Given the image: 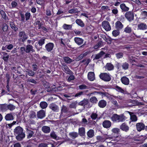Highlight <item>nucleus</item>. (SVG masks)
Here are the masks:
<instances>
[{
    "label": "nucleus",
    "mask_w": 147,
    "mask_h": 147,
    "mask_svg": "<svg viewBox=\"0 0 147 147\" xmlns=\"http://www.w3.org/2000/svg\"><path fill=\"white\" fill-rule=\"evenodd\" d=\"M14 134L16 136V138L18 141H21L25 136V135L23 132V129L21 127H16L14 130Z\"/></svg>",
    "instance_id": "nucleus-1"
},
{
    "label": "nucleus",
    "mask_w": 147,
    "mask_h": 147,
    "mask_svg": "<svg viewBox=\"0 0 147 147\" xmlns=\"http://www.w3.org/2000/svg\"><path fill=\"white\" fill-rule=\"evenodd\" d=\"M111 119L113 121L118 122H123L125 120L123 115H119L117 114H113L111 117Z\"/></svg>",
    "instance_id": "nucleus-2"
},
{
    "label": "nucleus",
    "mask_w": 147,
    "mask_h": 147,
    "mask_svg": "<svg viewBox=\"0 0 147 147\" xmlns=\"http://www.w3.org/2000/svg\"><path fill=\"white\" fill-rule=\"evenodd\" d=\"M99 76L102 80L106 82L109 81L111 79V77L109 74L107 73H101Z\"/></svg>",
    "instance_id": "nucleus-3"
},
{
    "label": "nucleus",
    "mask_w": 147,
    "mask_h": 147,
    "mask_svg": "<svg viewBox=\"0 0 147 147\" xmlns=\"http://www.w3.org/2000/svg\"><path fill=\"white\" fill-rule=\"evenodd\" d=\"M18 36L20 40H21L23 42L26 40L28 38L27 35L24 31L19 32Z\"/></svg>",
    "instance_id": "nucleus-4"
},
{
    "label": "nucleus",
    "mask_w": 147,
    "mask_h": 147,
    "mask_svg": "<svg viewBox=\"0 0 147 147\" xmlns=\"http://www.w3.org/2000/svg\"><path fill=\"white\" fill-rule=\"evenodd\" d=\"M136 126L137 130L139 132L144 130L145 128V125L142 122H139L136 123Z\"/></svg>",
    "instance_id": "nucleus-5"
},
{
    "label": "nucleus",
    "mask_w": 147,
    "mask_h": 147,
    "mask_svg": "<svg viewBox=\"0 0 147 147\" xmlns=\"http://www.w3.org/2000/svg\"><path fill=\"white\" fill-rule=\"evenodd\" d=\"M102 26L103 28L107 31L111 30V27L109 22L107 21H104L102 22Z\"/></svg>",
    "instance_id": "nucleus-6"
},
{
    "label": "nucleus",
    "mask_w": 147,
    "mask_h": 147,
    "mask_svg": "<svg viewBox=\"0 0 147 147\" xmlns=\"http://www.w3.org/2000/svg\"><path fill=\"white\" fill-rule=\"evenodd\" d=\"M125 17L129 21L134 20V15L133 13L131 11L126 12L125 14Z\"/></svg>",
    "instance_id": "nucleus-7"
},
{
    "label": "nucleus",
    "mask_w": 147,
    "mask_h": 147,
    "mask_svg": "<svg viewBox=\"0 0 147 147\" xmlns=\"http://www.w3.org/2000/svg\"><path fill=\"white\" fill-rule=\"evenodd\" d=\"M62 69L63 71L67 74L71 75L73 74L72 72L66 65H63L62 66Z\"/></svg>",
    "instance_id": "nucleus-8"
},
{
    "label": "nucleus",
    "mask_w": 147,
    "mask_h": 147,
    "mask_svg": "<svg viewBox=\"0 0 147 147\" xmlns=\"http://www.w3.org/2000/svg\"><path fill=\"white\" fill-rule=\"evenodd\" d=\"M26 52L27 53H32L35 52L34 47L31 45H28L26 47Z\"/></svg>",
    "instance_id": "nucleus-9"
},
{
    "label": "nucleus",
    "mask_w": 147,
    "mask_h": 147,
    "mask_svg": "<svg viewBox=\"0 0 147 147\" xmlns=\"http://www.w3.org/2000/svg\"><path fill=\"white\" fill-rule=\"evenodd\" d=\"M54 47V44L53 43L49 42L46 44L45 47L47 51L49 52L52 50Z\"/></svg>",
    "instance_id": "nucleus-10"
},
{
    "label": "nucleus",
    "mask_w": 147,
    "mask_h": 147,
    "mask_svg": "<svg viewBox=\"0 0 147 147\" xmlns=\"http://www.w3.org/2000/svg\"><path fill=\"white\" fill-rule=\"evenodd\" d=\"M85 131L84 127H82L78 129V136L82 137H84L85 136Z\"/></svg>",
    "instance_id": "nucleus-11"
},
{
    "label": "nucleus",
    "mask_w": 147,
    "mask_h": 147,
    "mask_svg": "<svg viewBox=\"0 0 147 147\" xmlns=\"http://www.w3.org/2000/svg\"><path fill=\"white\" fill-rule=\"evenodd\" d=\"M41 130L45 134L49 133L51 131L50 127L48 126L44 125L42 127Z\"/></svg>",
    "instance_id": "nucleus-12"
},
{
    "label": "nucleus",
    "mask_w": 147,
    "mask_h": 147,
    "mask_svg": "<svg viewBox=\"0 0 147 147\" xmlns=\"http://www.w3.org/2000/svg\"><path fill=\"white\" fill-rule=\"evenodd\" d=\"M37 117L42 119L45 116V113L43 110H41L37 113Z\"/></svg>",
    "instance_id": "nucleus-13"
},
{
    "label": "nucleus",
    "mask_w": 147,
    "mask_h": 147,
    "mask_svg": "<svg viewBox=\"0 0 147 147\" xmlns=\"http://www.w3.org/2000/svg\"><path fill=\"white\" fill-rule=\"evenodd\" d=\"M49 108L53 111L57 112L59 110V108L54 103L51 104L49 105Z\"/></svg>",
    "instance_id": "nucleus-14"
},
{
    "label": "nucleus",
    "mask_w": 147,
    "mask_h": 147,
    "mask_svg": "<svg viewBox=\"0 0 147 147\" xmlns=\"http://www.w3.org/2000/svg\"><path fill=\"white\" fill-rule=\"evenodd\" d=\"M69 136L71 139H75L78 137V134L77 132L74 131L69 133Z\"/></svg>",
    "instance_id": "nucleus-15"
},
{
    "label": "nucleus",
    "mask_w": 147,
    "mask_h": 147,
    "mask_svg": "<svg viewBox=\"0 0 147 147\" xmlns=\"http://www.w3.org/2000/svg\"><path fill=\"white\" fill-rule=\"evenodd\" d=\"M88 79L90 81H93L95 79V76L93 72H90L88 73Z\"/></svg>",
    "instance_id": "nucleus-16"
},
{
    "label": "nucleus",
    "mask_w": 147,
    "mask_h": 147,
    "mask_svg": "<svg viewBox=\"0 0 147 147\" xmlns=\"http://www.w3.org/2000/svg\"><path fill=\"white\" fill-rule=\"evenodd\" d=\"M5 119L7 121H12L14 119V117L12 113H8L5 115Z\"/></svg>",
    "instance_id": "nucleus-17"
},
{
    "label": "nucleus",
    "mask_w": 147,
    "mask_h": 147,
    "mask_svg": "<svg viewBox=\"0 0 147 147\" xmlns=\"http://www.w3.org/2000/svg\"><path fill=\"white\" fill-rule=\"evenodd\" d=\"M138 29L144 30L147 29V25L144 23H141L138 26Z\"/></svg>",
    "instance_id": "nucleus-18"
},
{
    "label": "nucleus",
    "mask_w": 147,
    "mask_h": 147,
    "mask_svg": "<svg viewBox=\"0 0 147 147\" xmlns=\"http://www.w3.org/2000/svg\"><path fill=\"white\" fill-rule=\"evenodd\" d=\"M102 125L105 128H109L111 125V123L110 121L105 120L102 123Z\"/></svg>",
    "instance_id": "nucleus-19"
},
{
    "label": "nucleus",
    "mask_w": 147,
    "mask_h": 147,
    "mask_svg": "<svg viewBox=\"0 0 147 147\" xmlns=\"http://www.w3.org/2000/svg\"><path fill=\"white\" fill-rule=\"evenodd\" d=\"M74 40L76 43L79 45L82 44L84 42V40L82 38L79 37H75Z\"/></svg>",
    "instance_id": "nucleus-20"
},
{
    "label": "nucleus",
    "mask_w": 147,
    "mask_h": 147,
    "mask_svg": "<svg viewBox=\"0 0 147 147\" xmlns=\"http://www.w3.org/2000/svg\"><path fill=\"white\" fill-rule=\"evenodd\" d=\"M68 113V110L67 108L65 106L63 105L61 109V114H63V113H65L64 115L69 117V115H67V114Z\"/></svg>",
    "instance_id": "nucleus-21"
},
{
    "label": "nucleus",
    "mask_w": 147,
    "mask_h": 147,
    "mask_svg": "<svg viewBox=\"0 0 147 147\" xmlns=\"http://www.w3.org/2000/svg\"><path fill=\"white\" fill-rule=\"evenodd\" d=\"M27 134V137L28 139H30L31 138L34 134L33 131L28 128H26Z\"/></svg>",
    "instance_id": "nucleus-22"
},
{
    "label": "nucleus",
    "mask_w": 147,
    "mask_h": 147,
    "mask_svg": "<svg viewBox=\"0 0 147 147\" xmlns=\"http://www.w3.org/2000/svg\"><path fill=\"white\" fill-rule=\"evenodd\" d=\"M105 54V53L103 51H101L99 53L96 54L94 56V60H97L99 59L103 55Z\"/></svg>",
    "instance_id": "nucleus-23"
},
{
    "label": "nucleus",
    "mask_w": 147,
    "mask_h": 147,
    "mask_svg": "<svg viewBox=\"0 0 147 147\" xmlns=\"http://www.w3.org/2000/svg\"><path fill=\"white\" fill-rule=\"evenodd\" d=\"M120 128L122 130L125 132H127L129 129L128 126L125 123H122L120 126Z\"/></svg>",
    "instance_id": "nucleus-24"
},
{
    "label": "nucleus",
    "mask_w": 147,
    "mask_h": 147,
    "mask_svg": "<svg viewBox=\"0 0 147 147\" xmlns=\"http://www.w3.org/2000/svg\"><path fill=\"white\" fill-rule=\"evenodd\" d=\"M96 139L99 142H104L107 139L106 136H98L96 137Z\"/></svg>",
    "instance_id": "nucleus-25"
},
{
    "label": "nucleus",
    "mask_w": 147,
    "mask_h": 147,
    "mask_svg": "<svg viewBox=\"0 0 147 147\" xmlns=\"http://www.w3.org/2000/svg\"><path fill=\"white\" fill-rule=\"evenodd\" d=\"M116 28L119 30L121 29L123 27V25L119 21H117L115 24Z\"/></svg>",
    "instance_id": "nucleus-26"
},
{
    "label": "nucleus",
    "mask_w": 147,
    "mask_h": 147,
    "mask_svg": "<svg viewBox=\"0 0 147 147\" xmlns=\"http://www.w3.org/2000/svg\"><path fill=\"white\" fill-rule=\"evenodd\" d=\"M122 82L124 84L127 85L129 84V80L128 78L126 77H123L121 78Z\"/></svg>",
    "instance_id": "nucleus-27"
},
{
    "label": "nucleus",
    "mask_w": 147,
    "mask_h": 147,
    "mask_svg": "<svg viewBox=\"0 0 147 147\" xmlns=\"http://www.w3.org/2000/svg\"><path fill=\"white\" fill-rule=\"evenodd\" d=\"M94 131L92 129H90L87 132V135L89 138H91L94 136Z\"/></svg>",
    "instance_id": "nucleus-28"
},
{
    "label": "nucleus",
    "mask_w": 147,
    "mask_h": 147,
    "mask_svg": "<svg viewBox=\"0 0 147 147\" xmlns=\"http://www.w3.org/2000/svg\"><path fill=\"white\" fill-rule=\"evenodd\" d=\"M105 69L109 71L112 70L114 69V66L111 63H107L105 67Z\"/></svg>",
    "instance_id": "nucleus-29"
},
{
    "label": "nucleus",
    "mask_w": 147,
    "mask_h": 147,
    "mask_svg": "<svg viewBox=\"0 0 147 147\" xmlns=\"http://www.w3.org/2000/svg\"><path fill=\"white\" fill-rule=\"evenodd\" d=\"M63 59L65 63L68 64L74 61V60L68 57H63Z\"/></svg>",
    "instance_id": "nucleus-30"
},
{
    "label": "nucleus",
    "mask_w": 147,
    "mask_h": 147,
    "mask_svg": "<svg viewBox=\"0 0 147 147\" xmlns=\"http://www.w3.org/2000/svg\"><path fill=\"white\" fill-rule=\"evenodd\" d=\"M87 54V53L86 52L84 53L81 54L76 59V61H79L82 59L84 57L86 56Z\"/></svg>",
    "instance_id": "nucleus-31"
},
{
    "label": "nucleus",
    "mask_w": 147,
    "mask_h": 147,
    "mask_svg": "<svg viewBox=\"0 0 147 147\" xmlns=\"http://www.w3.org/2000/svg\"><path fill=\"white\" fill-rule=\"evenodd\" d=\"M76 22L77 24L81 27H84V24L83 22L80 19H77L76 21Z\"/></svg>",
    "instance_id": "nucleus-32"
},
{
    "label": "nucleus",
    "mask_w": 147,
    "mask_h": 147,
    "mask_svg": "<svg viewBox=\"0 0 147 147\" xmlns=\"http://www.w3.org/2000/svg\"><path fill=\"white\" fill-rule=\"evenodd\" d=\"M120 7L121 9L124 11H127L129 9V8L127 7L124 3L121 4Z\"/></svg>",
    "instance_id": "nucleus-33"
},
{
    "label": "nucleus",
    "mask_w": 147,
    "mask_h": 147,
    "mask_svg": "<svg viewBox=\"0 0 147 147\" xmlns=\"http://www.w3.org/2000/svg\"><path fill=\"white\" fill-rule=\"evenodd\" d=\"M45 39V37H43L38 40V44L40 46L42 47V45L44 44Z\"/></svg>",
    "instance_id": "nucleus-34"
},
{
    "label": "nucleus",
    "mask_w": 147,
    "mask_h": 147,
    "mask_svg": "<svg viewBox=\"0 0 147 147\" xmlns=\"http://www.w3.org/2000/svg\"><path fill=\"white\" fill-rule=\"evenodd\" d=\"M40 105L42 109H45L47 107L48 104L46 102H41Z\"/></svg>",
    "instance_id": "nucleus-35"
},
{
    "label": "nucleus",
    "mask_w": 147,
    "mask_h": 147,
    "mask_svg": "<svg viewBox=\"0 0 147 147\" xmlns=\"http://www.w3.org/2000/svg\"><path fill=\"white\" fill-rule=\"evenodd\" d=\"M7 110V106L5 104H0V111L4 112Z\"/></svg>",
    "instance_id": "nucleus-36"
},
{
    "label": "nucleus",
    "mask_w": 147,
    "mask_h": 147,
    "mask_svg": "<svg viewBox=\"0 0 147 147\" xmlns=\"http://www.w3.org/2000/svg\"><path fill=\"white\" fill-rule=\"evenodd\" d=\"M132 102V103L134 104V105H133L131 106V107H133L134 106L138 105V106H141L143 105H144V103L143 102Z\"/></svg>",
    "instance_id": "nucleus-37"
},
{
    "label": "nucleus",
    "mask_w": 147,
    "mask_h": 147,
    "mask_svg": "<svg viewBox=\"0 0 147 147\" xmlns=\"http://www.w3.org/2000/svg\"><path fill=\"white\" fill-rule=\"evenodd\" d=\"M72 25H68L64 24L63 25V28L65 30H71L72 28Z\"/></svg>",
    "instance_id": "nucleus-38"
},
{
    "label": "nucleus",
    "mask_w": 147,
    "mask_h": 147,
    "mask_svg": "<svg viewBox=\"0 0 147 147\" xmlns=\"http://www.w3.org/2000/svg\"><path fill=\"white\" fill-rule=\"evenodd\" d=\"M106 105V102H99L98 103V105L100 108H104Z\"/></svg>",
    "instance_id": "nucleus-39"
},
{
    "label": "nucleus",
    "mask_w": 147,
    "mask_h": 147,
    "mask_svg": "<svg viewBox=\"0 0 147 147\" xmlns=\"http://www.w3.org/2000/svg\"><path fill=\"white\" fill-rule=\"evenodd\" d=\"M67 141H70V144H72L73 145H75L77 143V141L75 139H71L68 138L67 140Z\"/></svg>",
    "instance_id": "nucleus-40"
},
{
    "label": "nucleus",
    "mask_w": 147,
    "mask_h": 147,
    "mask_svg": "<svg viewBox=\"0 0 147 147\" xmlns=\"http://www.w3.org/2000/svg\"><path fill=\"white\" fill-rule=\"evenodd\" d=\"M0 13L1 15L2 16V17L3 18L4 20H6L7 19V16L5 12L2 10H1L0 11Z\"/></svg>",
    "instance_id": "nucleus-41"
},
{
    "label": "nucleus",
    "mask_w": 147,
    "mask_h": 147,
    "mask_svg": "<svg viewBox=\"0 0 147 147\" xmlns=\"http://www.w3.org/2000/svg\"><path fill=\"white\" fill-rule=\"evenodd\" d=\"M119 31L118 30H114L112 32L113 35L114 37H116L119 34Z\"/></svg>",
    "instance_id": "nucleus-42"
},
{
    "label": "nucleus",
    "mask_w": 147,
    "mask_h": 147,
    "mask_svg": "<svg viewBox=\"0 0 147 147\" xmlns=\"http://www.w3.org/2000/svg\"><path fill=\"white\" fill-rule=\"evenodd\" d=\"M129 65L128 63L127 62H125L123 63L122 65V68L124 70H126L128 69Z\"/></svg>",
    "instance_id": "nucleus-43"
},
{
    "label": "nucleus",
    "mask_w": 147,
    "mask_h": 147,
    "mask_svg": "<svg viewBox=\"0 0 147 147\" xmlns=\"http://www.w3.org/2000/svg\"><path fill=\"white\" fill-rule=\"evenodd\" d=\"M116 90L122 93H125V91L120 87L116 86L115 87Z\"/></svg>",
    "instance_id": "nucleus-44"
},
{
    "label": "nucleus",
    "mask_w": 147,
    "mask_h": 147,
    "mask_svg": "<svg viewBox=\"0 0 147 147\" xmlns=\"http://www.w3.org/2000/svg\"><path fill=\"white\" fill-rule=\"evenodd\" d=\"M26 72L27 74L29 76H34L35 74V73L34 71H32V70L30 69H28V71H26Z\"/></svg>",
    "instance_id": "nucleus-45"
},
{
    "label": "nucleus",
    "mask_w": 147,
    "mask_h": 147,
    "mask_svg": "<svg viewBox=\"0 0 147 147\" xmlns=\"http://www.w3.org/2000/svg\"><path fill=\"white\" fill-rule=\"evenodd\" d=\"M132 30L131 27L127 26L124 29V31L127 33H129L131 32Z\"/></svg>",
    "instance_id": "nucleus-46"
},
{
    "label": "nucleus",
    "mask_w": 147,
    "mask_h": 147,
    "mask_svg": "<svg viewBox=\"0 0 147 147\" xmlns=\"http://www.w3.org/2000/svg\"><path fill=\"white\" fill-rule=\"evenodd\" d=\"M8 26L6 24L4 23L3 24L2 29L4 32H7L8 30Z\"/></svg>",
    "instance_id": "nucleus-47"
},
{
    "label": "nucleus",
    "mask_w": 147,
    "mask_h": 147,
    "mask_svg": "<svg viewBox=\"0 0 147 147\" xmlns=\"http://www.w3.org/2000/svg\"><path fill=\"white\" fill-rule=\"evenodd\" d=\"M62 88L63 87L62 86H58L53 88L52 89L53 91L58 92L61 90Z\"/></svg>",
    "instance_id": "nucleus-48"
},
{
    "label": "nucleus",
    "mask_w": 147,
    "mask_h": 147,
    "mask_svg": "<svg viewBox=\"0 0 147 147\" xmlns=\"http://www.w3.org/2000/svg\"><path fill=\"white\" fill-rule=\"evenodd\" d=\"M112 102V103L115 105V107H117L118 108H121L123 107V106H122L121 105H120V104H119L117 102Z\"/></svg>",
    "instance_id": "nucleus-49"
},
{
    "label": "nucleus",
    "mask_w": 147,
    "mask_h": 147,
    "mask_svg": "<svg viewBox=\"0 0 147 147\" xmlns=\"http://www.w3.org/2000/svg\"><path fill=\"white\" fill-rule=\"evenodd\" d=\"M131 119L132 121L135 122L137 121V118L135 115L134 114L131 116Z\"/></svg>",
    "instance_id": "nucleus-50"
},
{
    "label": "nucleus",
    "mask_w": 147,
    "mask_h": 147,
    "mask_svg": "<svg viewBox=\"0 0 147 147\" xmlns=\"http://www.w3.org/2000/svg\"><path fill=\"white\" fill-rule=\"evenodd\" d=\"M102 44V41L99 42L94 47V48L95 49H97Z\"/></svg>",
    "instance_id": "nucleus-51"
},
{
    "label": "nucleus",
    "mask_w": 147,
    "mask_h": 147,
    "mask_svg": "<svg viewBox=\"0 0 147 147\" xmlns=\"http://www.w3.org/2000/svg\"><path fill=\"white\" fill-rule=\"evenodd\" d=\"M34 24L38 26V29L41 28V27H42V24L41 23L40 21H38L36 22Z\"/></svg>",
    "instance_id": "nucleus-52"
},
{
    "label": "nucleus",
    "mask_w": 147,
    "mask_h": 147,
    "mask_svg": "<svg viewBox=\"0 0 147 147\" xmlns=\"http://www.w3.org/2000/svg\"><path fill=\"white\" fill-rule=\"evenodd\" d=\"M7 107L8 109L11 111H12L15 108V106L12 104H10L8 105L7 106Z\"/></svg>",
    "instance_id": "nucleus-53"
},
{
    "label": "nucleus",
    "mask_w": 147,
    "mask_h": 147,
    "mask_svg": "<svg viewBox=\"0 0 147 147\" xmlns=\"http://www.w3.org/2000/svg\"><path fill=\"white\" fill-rule=\"evenodd\" d=\"M97 116L96 113H93L91 114L90 117L93 120H95L97 118Z\"/></svg>",
    "instance_id": "nucleus-54"
},
{
    "label": "nucleus",
    "mask_w": 147,
    "mask_h": 147,
    "mask_svg": "<svg viewBox=\"0 0 147 147\" xmlns=\"http://www.w3.org/2000/svg\"><path fill=\"white\" fill-rule=\"evenodd\" d=\"M116 57L118 59H120L123 57V54L121 52L117 53L115 54Z\"/></svg>",
    "instance_id": "nucleus-55"
},
{
    "label": "nucleus",
    "mask_w": 147,
    "mask_h": 147,
    "mask_svg": "<svg viewBox=\"0 0 147 147\" xmlns=\"http://www.w3.org/2000/svg\"><path fill=\"white\" fill-rule=\"evenodd\" d=\"M79 88L80 89H88V87L84 84H82L80 85L79 86Z\"/></svg>",
    "instance_id": "nucleus-56"
},
{
    "label": "nucleus",
    "mask_w": 147,
    "mask_h": 147,
    "mask_svg": "<svg viewBox=\"0 0 147 147\" xmlns=\"http://www.w3.org/2000/svg\"><path fill=\"white\" fill-rule=\"evenodd\" d=\"M112 131L113 133L118 134L120 131V129L118 128H114L112 129Z\"/></svg>",
    "instance_id": "nucleus-57"
},
{
    "label": "nucleus",
    "mask_w": 147,
    "mask_h": 147,
    "mask_svg": "<svg viewBox=\"0 0 147 147\" xmlns=\"http://www.w3.org/2000/svg\"><path fill=\"white\" fill-rule=\"evenodd\" d=\"M51 137L54 139H55L57 138V136L55 133L54 131L52 132L50 134Z\"/></svg>",
    "instance_id": "nucleus-58"
},
{
    "label": "nucleus",
    "mask_w": 147,
    "mask_h": 147,
    "mask_svg": "<svg viewBox=\"0 0 147 147\" xmlns=\"http://www.w3.org/2000/svg\"><path fill=\"white\" fill-rule=\"evenodd\" d=\"M141 15L144 18H147V11H143L142 12Z\"/></svg>",
    "instance_id": "nucleus-59"
},
{
    "label": "nucleus",
    "mask_w": 147,
    "mask_h": 147,
    "mask_svg": "<svg viewBox=\"0 0 147 147\" xmlns=\"http://www.w3.org/2000/svg\"><path fill=\"white\" fill-rule=\"evenodd\" d=\"M77 102H72L69 105V107L71 108H76V105L77 103Z\"/></svg>",
    "instance_id": "nucleus-60"
},
{
    "label": "nucleus",
    "mask_w": 147,
    "mask_h": 147,
    "mask_svg": "<svg viewBox=\"0 0 147 147\" xmlns=\"http://www.w3.org/2000/svg\"><path fill=\"white\" fill-rule=\"evenodd\" d=\"M27 81V82H29L34 84H36L37 83L36 81L33 79H28Z\"/></svg>",
    "instance_id": "nucleus-61"
},
{
    "label": "nucleus",
    "mask_w": 147,
    "mask_h": 147,
    "mask_svg": "<svg viewBox=\"0 0 147 147\" xmlns=\"http://www.w3.org/2000/svg\"><path fill=\"white\" fill-rule=\"evenodd\" d=\"M77 10L76 9H72L69 11V13H76L77 12Z\"/></svg>",
    "instance_id": "nucleus-62"
},
{
    "label": "nucleus",
    "mask_w": 147,
    "mask_h": 147,
    "mask_svg": "<svg viewBox=\"0 0 147 147\" xmlns=\"http://www.w3.org/2000/svg\"><path fill=\"white\" fill-rule=\"evenodd\" d=\"M26 19V20L29 19L30 17V14L29 12H27L25 14Z\"/></svg>",
    "instance_id": "nucleus-63"
},
{
    "label": "nucleus",
    "mask_w": 147,
    "mask_h": 147,
    "mask_svg": "<svg viewBox=\"0 0 147 147\" xmlns=\"http://www.w3.org/2000/svg\"><path fill=\"white\" fill-rule=\"evenodd\" d=\"M101 9L102 10H110V9L109 8V7L107 6H103L102 7Z\"/></svg>",
    "instance_id": "nucleus-64"
}]
</instances>
